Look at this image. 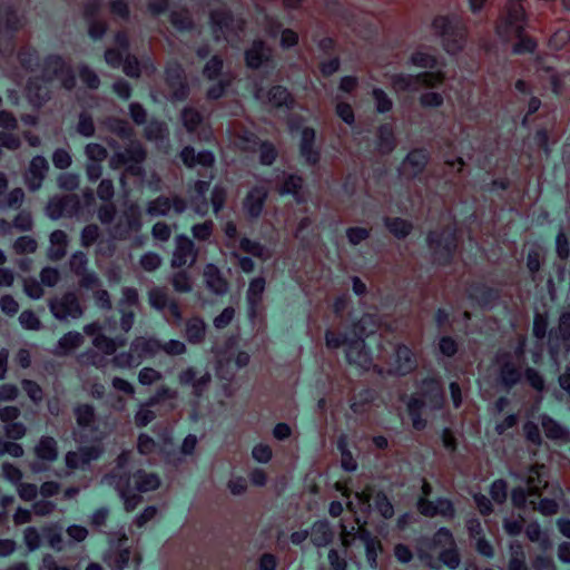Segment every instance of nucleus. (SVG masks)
Instances as JSON below:
<instances>
[{"label":"nucleus","instance_id":"nucleus-1","mask_svg":"<svg viewBox=\"0 0 570 570\" xmlns=\"http://www.w3.org/2000/svg\"><path fill=\"white\" fill-rule=\"evenodd\" d=\"M528 22L529 14L524 6L504 4L495 21V32L503 41L520 40L515 51H533L537 42L524 33Z\"/></svg>","mask_w":570,"mask_h":570},{"label":"nucleus","instance_id":"nucleus-2","mask_svg":"<svg viewBox=\"0 0 570 570\" xmlns=\"http://www.w3.org/2000/svg\"><path fill=\"white\" fill-rule=\"evenodd\" d=\"M21 410L17 405L0 406V422L2 431L7 439L10 440L7 454L12 458H22L24 449L16 441L23 439L28 434V426L20 421Z\"/></svg>","mask_w":570,"mask_h":570},{"label":"nucleus","instance_id":"nucleus-3","mask_svg":"<svg viewBox=\"0 0 570 570\" xmlns=\"http://www.w3.org/2000/svg\"><path fill=\"white\" fill-rule=\"evenodd\" d=\"M527 488L518 487L511 492L512 504L518 509L527 507L528 498L541 497L549 485L548 470L542 463L532 464L525 475Z\"/></svg>","mask_w":570,"mask_h":570},{"label":"nucleus","instance_id":"nucleus-4","mask_svg":"<svg viewBox=\"0 0 570 570\" xmlns=\"http://www.w3.org/2000/svg\"><path fill=\"white\" fill-rule=\"evenodd\" d=\"M433 32L442 38L445 50L450 53L461 51L466 42L468 30L458 20L439 16L432 22Z\"/></svg>","mask_w":570,"mask_h":570},{"label":"nucleus","instance_id":"nucleus-5","mask_svg":"<svg viewBox=\"0 0 570 570\" xmlns=\"http://www.w3.org/2000/svg\"><path fill=\"white\" fill-rule=\"evenodd\" d=\"M442 71H425L417 75L397 73L390 77L391 88L396 92L417 91L421 88L433 89L443 85Z\"/></svg>","mask_w":570,"mask_h":570},{"label":"nucleus","instance_id":"nucleus-6","mask_svg":"<svg viewBox=\"0 0 570 570\" xmlns=\"http://www.w3.org/2000/svg\"><path fill=\"white\" fill-rule=\"evenodd\" d=\"M48 306L53 317L60 322L78 320L82 317L86 305L76 292L68 291L56 295L48 301Z\"/></svg>","mask_w":570,"mask_h":570},{"label":"nucleus","instance_id":"nucleus-7","mask_svg":"<svg viewBox=\"0 0 570 570\" xmlns=\"http://www.w3.org/2000/svg\"><path fill=\"white\" fill-rule=\"evenodd\" d=\"M41 76L45 82L51 83L58 80L61 87L68 90L72 89L76 85V78L71 67L58 56H51L45 60Z\"/></svg>","mask_w":570,"mask_h":570},{"label":"nucleus","instance_id":"nucleus-8","mask_svg":"<svg viewBox=\"0 0 570 570\" xmlns=\"http://www.w3.org/2000/svg\"><path fill=\"white\" fill-rule=\"evenodd\" d=\"M141 213L137 204L128 205L118 222L115 224L112 235L116 239L125 240L141 229Z\"/></svg>","mask_w":570,"mask_h":570},{"label":"nucleus","instance_id":"nucleus-9","mask_svg":"<svg viewBox=\"0 0 570 570\" xmlns=\"http://www.w3.org/2000/svg\"><path fill=\"white\" fill-rule=\"evenodd\" d=\"M210 19L216 39L220 37L228 39L230 35L243 31L245 26L243 19H235L224 9L212 11Z\"/></svg>","mask_w":570,"mask_h":570},{"label":"nucleus","instance_id":"nucleus-10","mask_svg":"<svg viewBox=\"0 0 570 570\" xmlns=\"http://www.w3.org/2000/svg\"><path fill=\"white\" fill-rule=\"evenodd\" d=\"M186 200L178 196H158L157 198L149 200L146 205V213L151 217L167 216L171 210L175 214H181L186 210Z\"/></svg>","mask_w":570,"mask_h":570},{"label":"nucleus","instance_id":"nucleus-11","mask_svg":"<svg viewBox=\"0 0 570 570\" xmlns=\"http://www.w3.org/2000/svg\"><path fill=\"white\" fill-rule=\"evenodd\" d=\"M198 257V250L194 242L185 235H178L175 238V249L173 252L170 266L173 268H181L184 266H193Z\"/></svg>","mask_w":570,"mask_h":570},{"label":"nucleus","instance_id":"nucleus-12","mask_svg":"<svg viewBox=\"0 0 570 570\" xmlns=\"http://www.w3.org/2000/svg\"><path fill=\"white\" fill-rule=\"evenodd\" d=\"M166 95L171 100H183L188 96L186 75L181 67L174 66L166 70Z\"/></svg>","mask_w":570,"mask_h":570},{"label":"nucleus","instance_id":"nucleus-13","mask_svg":"<svg viewBox=\"0 0 570 570\" xmlns=\"http://www.w3.org/2000/svg\"><path fill=\"white\" fill-rule=\"evenodd\" d=\"M417 511L428 518L440 515L446 520H452L455 517V508L452 501L445 498H439L436 501L420 498L417 501Z\"/></svg>","mask_w":570,"mask_h":570},{"label":"nucleus","instance_id":"nucleus-14","mask_svg":"<svg viewBox=\"0 0 570 570\" xmlns=\"http://www.w3.org/2000/svg\"><path fill=\"white\" fill-rule=\"evenodd\" d=\"M147 158V151L139 141H130L125 150L114 153L109 159L111 169H119L129 163H144Z\"/></svg>","mask_w":570,"mask_h":570},{"label":"nucleus","instance_id":"nucleus-15","mask_svg":"<svg viewBox=\"0 0 570 570\" xmlns=\"http://www.w3.org/2000/svg\"><path fill=\"white\" fill-rule=\"evenodd\" d=\"M104 452L101 445H86L77 451H69L65 455L66 466L70 470L82 468L97 460Z\"/></svg>","mask_w":570,"mask_h":570},{"label":"nucleus","instance_id":"nucleus-16","mask_svg":"<svg viewBox=\"0 0 570 570\" xmlns=\"http://www.w3.org/2000/svg\"><path fill=\"white\" fill-rule=\"evenodd\" d=\"M49 170V164L43 156H35L23 175L27 188L31 191L38 190L42 186V181Z\"/></svg>","mask_w":570,"mask_h":570},{"label":"nucleus","instance_id":"nucleus-17","mask_svg":"<svg viewBox=\"0 0 570 570\" xmlns=\"http://www.w3.org/2000/svg\"><path fill=\"white\" fill-rule=\"evenodd\" d=\"M76 423L82 431L90 433L98 432V414L97 410L92 404L78 403L72 410Z\"/></svg>","mask_w":570,"mask_h":570},{"label":"nucleus","instance_id":"nucleus-18","mask_svg":"<svg viewBox=\"0 0 570 570\" xmlns=\"http://www.w3.org/2000/svg\"><path fill=\"white\" fill-rule=\"evenodd\" d=\"M180 119L188 132H198L199 139L204 140L212 138V131L204 128V118L197 109L185 107L180 112Z\"/></svg>","mask_w":570,"mask_h":570},{"label":"nucleus","instance_id":"nucleus-19","mask_svg":"<svg viewBox=\"0 0 570 570\" xmlns=\"http://www.w3.org/2000/svg\"><path fill=\"white\" fill-rule=\"evenodd\" d=\"M118 478H130L131 488L140 493L156 491L161 485L158 474L139 469L131 475H119Z\"/></svg>","mask_w":570,"mask_h":570},{"label":"nucleus","instance_id":"nucleus-20","mask_svg":"<svg viewBox=\"0 0 570 570\" xmlns=\"http://www.w3.org/2000/svg\"><path fill=\"white\" fill-rule=\"evenodd\" d=\"M499 364L500 382L507 390H510L520 382L522 377L521 368L511 360L508 353L500 356Z\"/></svg>","mask_w":570,"mask_h":570},{"label":"nucleus","instance_id":"nucleus-21","mask_svg":"<svg viewBox=\"0 0 570 570\" xmlns=\"http://www.w3.org/2000/svg\"><path fill=\"white\" fill-rule=\"evenodd\" d=\"M256 97L264 104L274 108H291L294 104V99L291 94L282 86H274L266 94L263 92V89H258L256 91Z\"/></svg>","mask_w":570,"mask_h":570},{"label":"nucleus","instance_id":"nucleus-22","mask_svg":"<svg viewBox=\"0 0 570 570\" xmlns=\"http://www.w3.org/2000/svg\"><path fill=\"white\" fill-rule=\"evenodd\" d=\"M416 399L421 402L423 401L424 406L430 405L433 409L440 407L444 400L442 382L438 379L424 380L422 384L421 397Z\"/></svg>","mask_w":570,"mask_h":570},{"label":"nucleus","instance_id":"nucleus-23","mask_svg":"<svg viewBox=\"0 0 570 570\" xmlns=\"http://www.w3.org/2000/svg\"><path fill=\"white\" fill-rule=\"evenodd\" d=\"M268 190L264 186L252 188L244 199V209L252 218H257L264 208Z\"/></svg>","mask_w":570,"mask_h":570},{"label":"nucleus","instance_id":"nucleus-24","mask_svg":"<svg viewBox=\"0 0 570 570\" xmlns=\"http://www.w3.org/2000/svg\"><path fill=\"white\" fill-rule=\"evenodd\" d=\"M207 335V324L200 316H191L186 320L184 336L193 345L203 344Z\"/></svg>","mask_w":570,"mask_h":570},{"label":"nucleus","instance_id":"nucleus-25","mask_svg":"<svg viewBox=\"0 0 570 570\" xmlns=\"http://www.w3.org/2000/svg\"><path fill=\"white\" fill-rule=\"evenodd\" d=\"M50 82H45L43 77H33L29 79L26 94L28 99L36 106H41L50 98Z\"/></svg>","mask_w":570,"mask_h":570},{"label":"nucleus","instance_id":"nucleus-26","mask_svg":"<svg viewBox=\"0 0 570 570\" xmlns=\"http://www.w3.org/2000/svg\"><path fill=\"white\" fill-rule=\"evenodd\" d=\"M138 362L144 358L153 357L160 352V341L154 337H136L130 344Z\"/></svg>","mask_w":570,"mask_h":570},{"label":"nucleus","instance_id":"nucleus-27","mask_svg":"<svg viewBox=\"0 0 570 570\" xmlns=\"http://www.w3.org/2000/svg\"><path fill=\"white\" fill-rule=\"evenodd\" d=\"M315 137L316 134L313 128L306 127L302 130L301 154L309 165H316L320 160V153L314 148Z\"/></svg>","mask_w":570,"mask_h":570},{"label":"nucleus","instance_id":"nucleus-28","mask_svg":"<svg viewBox=\"0 0 570 570\" xmlns=\"http://www.w3.org/2000/svg\"><path fill=\"white\" fill-rule=\"evenodd\" d=\"M115 487L124 499L125 510L127 512L134 511L142 501V498L134 493V489L130 484V478H117Z\"/></svg>","mask_w":570,"mask_h":570},{"label":"nucleus","instance_id":"nucleus-29","mask_svg":"<svg viewBox=\"0 0 570 570\" xmlns=\"http://www.w3.org/2000/svg\"><path fill=\"white\" fill-rule=\"evenodd\" d=\"M33 453L41 461L53 462L59 454L58 442L50 435H42L35 445Z\"/></svg>","mask_w":570,"mask_h":570},{"label":"nucleus","instance_id":"nucleus-30","mask_svg":"<svg viewBox=\"0 0 570 570\" xmlns=\"http://www.w3.org/2000/svg\"><path fill=\"white\" fill-rule=\"evenodd\" d=\"M180 159L184 165L189 168H193L196 165L212 167L215 163V157L210 151H200L196 154L195 149L190 146L185 147L180 151Z\"/></svg>","mask_w":570,"mask_h":570},{"label":"nucleus","instance_id":"nucleus-31","mask_svg":"<svg viewBox=\"0 0 570 570\" xmlns=\"http://www.w3.org/2000/svg\"><path fill=\"white\" fill-rule=\"evenodd\" d=\"M540 420L543 432L548 439L562 443L570 442V432L556 420L548 415H542Z\"/></svg>","mask_w":570,"mask_h":570},{"label":"nucleus","instance_id":"nucleus-32","mask_svg":"<svg viewBox=\"0 0 570 570\" xmlns=\"http://www.w3.org/2000/svg\"><path fill=\"white\" fill-rule=\"evenodd\" d=\"M272 50L263 41H254L246 51V63L249 68L257 69L271 58Z\"/></svg>","mask_w":570,"mask_h":570},{"label":"nucleus","instance_id":"nucleus-33","mask_svg":"<svg viewBox=\"0 0 570 570\" xmlns=\"http://www.w3.org/2000/svg\"><path fill=\"white\" fill-rule=\"evenodd\" d=\"M204 278L207 287L214 293L224 294L227 292L228 283L217 266L207 264L204 268Z\"/></svg>","mask_w":570,"mask_h":570},{"label":"nucleus","instance_id":"nucleus-34","mask_svg":"<svg viewBox=\"0 0 570 570\" xmlns=\"http://www.w3.org/2000/svg\"><path fill=\"white\" fill-rule=\"evenodd\" d=\"M50 246L48 256L52 261H60L67 254L68 236L61 229L53 230L49 236Z\"/></svg>","mask_w":570,"mask_h":570},{"label":"nucleus","instance_id":"nucleus-35","mask_svg":"<svg viewBox=\"0 0 570 570\" xmlns=\"http://www.w3.org/2000/svg\"><path fill=\"white\" fill-rule=\"evenodd\" d=\"M312 542L316 547H326L334 539V531L327 521H317L311 529Z\"/></svg>","mask_w":570,"mask_h":570},{"label":"nucleus","instance_id":"nucleus-36","mask_svg":"<svg viewBox=\"0 0 570 570\" xmlns=\"http://www.w3.org/2000/svg\"><path fill=\"white\" fill-rule=\"evenodd\" d=\"M396 370L401 374H406L416 367V355L406 345H399L395 351Z\"/></svg>","mask_w":570,"mask_h":570},{"label":"nucleus","instance_id":"nucleus-37","mask_svg":"<svg viewBox=\"0 0 570 570\" xmlns=\"http://www.w3.org/2000/svg\"><path fill=\"white\" fill-rule=\"evenodd\" d=\"M303 187V178L296 175L283 174L277 178L276 190L281 195L292 194L299 198V191Z\"/></svg>","mask_w":570,"mask_h":570},{"label":"nucleus","instance_id":"nucleus-38","mask_svg":"<svg viewBox=\"0 0 570 570\" xmlns=\"http://www.w3.org/2000/svg\"><path fill=\"white\" fill-rule=\"evenodd\" d=\"M77 204V197L75 195L67 196H55L49 199L46 206V214L51 219H59L65 215L66 207L70 204Z\"/></svg>","mask_w":570,"mask_h":570},{"label":"nucleus","instance_id":"nucleus-39","mask_svg":"<svg viewBox=\"0 0 570 570\" xmlns=\"http://www.w3.org/2000/svg\"><path fill=\"white\" fill-rule=\"evenodd\" d=\"M94 347L106 356L114 355L119 347L126 345V340H117L107 336L106 334H98L92 338Z\"/></svg>","mask_w":570,"mask_h":570},{"label":"nucleus","instance_id":"nucleus-40","mask_svg":"<svg viewBox=\"0 0 570 570\" xmlns=\"http://www.w3.org/2000/svg\"><path fill=\"white\" fill-rule=\"evenodd\" d=\"M83 342L85 338L79 332H68L58 341L56 346V354L67 355L80 347Z\"/></svg>","mask_w":570,"mask_h":570},{"label":"nucleus","instance_id":"nucleus-41","mask_svg":"<svg viewBox=\"0 0 570 570\" xmlns=\"http://www.w3.org/2000/svg\"><path fill=\"white\" fill-rule=\"evenodd\" d=\"M509 554L508 570H529L525 562V551L520 542L510 543Z\"/></svg>","mask_w":570,"mask_h":570},{"label":"nucleus","instance_id":"nucleus-42","mask_svg":"<svg viewBox=\"0 0 570 570\" xmlns=\"http://www.w3.org/2000/svg\"><path fill=\"white\" fill-rule=\"evenodd\" d=\"M266 281L264 277H256L250 281L247 289V301L250 305L252 312L255 313L256 308L263 301Z\"/></svg>","mask_w":570,"mask_h":570},{"label":"nucleus","instance_id":"nucleus-43","mask_svg":"<svg viewBox=\"0 0 570 570\" xmlns=\"http://www.w3.org/2000/svg\"><path fill=\"white\" fill-rule=\"evenodd\" d=\"M26 199V193L21 187H16L0 197V209H19Z\"/></svg>","mask_w":570,"mask_h":570},{"label":"nucleus","instance_id":"nucleus-44","mask_svg":"<svg viewBox=\"0 0 570 570\" xmlns=\"http://www.w3.org/2000/svg\"><path fill=\"white\" fill-rule=\"evenodd\" d=\"M173 299L166 287L154 286L148 291V302L157 311H165Z\"/></svg>","mask_w":570,"mask_h":570},{"label":"nucleus","instance_id":"nucleus-45","mask_svg":"<svg viewBox=\"0 0 570 570\" xmlns=\"http://www.w3.org/2000/svg\"><path fill=\"white\" fill-rule=\"evenodd\" d=\"M224 58L220 55H214L204 66L203 76L208 80H215L223 78V76H229L223 73Z\"/></svg>","mask_w":570,"mask_h":570},{"label":"nucleus","instance_id":"nucleus-46","mask_svg":"<svg viewBox=\"0 0 570 570\" xmlns=\"http://www.w3.org/2000/svg\"><path fill=\"white\" fill-rule=\"evenodd\" d=\"M360 538L364 541L366 560L372 568L377 567V553L382 549V543L377 538L371 537L368 533H361Z\"/></svg>","mask_w":570,"mask_h":570},{"label":"nucleus","instance_id":"nucleus-47","mask_svg":"<svg viewBox=\"0 0 570 570\" xmlns=\"http://www.w3.org/2000/svg\"><path fill=\"white\" fill-rule=\"evenodd\" d=\"M428 163L426 154L423 150L411 151L404 161V168L409 169L412 175L421 173Z\"/></svg>","mask_w":570,"mask_h":570},{"label":"nucleus","instance_id":"nucleus-48","mask_svg":"<svg viewBox=\"0 0 570 570\" xmlns=\"http://www.w3.org/2000/svg\"><path fill=\"white\" fill-rule=\"evenodd\" d=\"M385 226L397 238H405L412 230V224L403 218H385Z\"/></svg>","mask_w":570,"mask_h":570},{"label":"nucleus","instance_id":"nucleus-49","mask_svg":"<svg viewBox=\"0 0 570 570\" xmlns=\"http://www.w3.org/2000/svg\"><path fill=\"white\" fill-rule=\"evenodd\" d=\"M12 250L16 255L35 254L38 249V242L29 236H20L12 243Z\"/></svg>","mask_w":570,"mask_h":570},{"label":"nucleus","instance_id":"nucleus-50","mask_svg":"<svg viewBox=\"0 0 570 570\" xmlns=\"http://www.w3.org/2000/svg\"><path fill=\"white\" fill-rule=\"evenodd\" d=\"M377 318L375 315L366 314L354 325L355 334L363 340L364 336L375 333Z\"/></svg>","mask_w":570,"mask_h":570},{"label":"nucleus","instance_id":"nucleus-51","mask_svg":"<svg viewBox=\"0 0 570 570\" xmlns=\"http://www.w3.org/2000/svg\"><path fill=\"white\" fill-rule=\"evenodd\" d=\"M112 357L109 360V364L112 365L114 368L125 370L136 367L139 362L137 361L134 352L130 350L128 352H121L118 354L111 355Z\"/></svg>","mask_w":570,"mask_h":570},{"label":"nucleus","instance_id":"nucleus-52","mask_svg":"<svg viewBox=\"0 0 570 570\" xmlns=\"http://www.w3.org/2000/svg\"><path fill=\"white\" fill-rule=\"evenodd\" d=\"M170 284L177 293H189L193 289V279L186 271H179L171 275Z\"/></svg>","mask_w":570,"mask_h":570},{"label":"nucleus","instance_id":"nucleus-53","mask_svg":"<svg viewBox=\"0 0 570 570\" xmlns=\"http://www.w3.org/2000/svg\"><path fill=\"white\" fill-rule=\"evenodd\" d=\"M455 540L452 532L446 528H440L433 535L431 547L440 551L454 546Z\"/></svg>","mask_w":570,"mask_h":570},{"label":"nucleus","instance_id":"nucleus-54","mask_svg":"<svg viewBox=\"0 0 570 570\" xmlns=\"http://www.w3.org/2000/svg\"><path fill=\"white\" fill-rule=\"evenodd\" d=\"M374 504H375V508L379 511V513L384 519L393 518V515H394L393 504L391 503L390 499L387 498V495L384 492L380 491V492L375 493Z\"/></svg>","mask_w":570,"mask_h":570},{"label":"nucleus","instance_id":"nucleus-55","mask_svg":"<svg viewBox=\"0 0 570 570\" xmlns=\"http://www.w3.org/2000/svg\"><path fill=\"white\" fill-rule=\"evenodd\" d=\"M101 230L97 224L86 225L80 233V244L88 248L92 246L100 237Z\"/></svg>","mask_w":570,"mask_h":570},{"label":"nucleus","instance_id":"nucleus-56","mask_svg":"<svg viewBox=\"0 0 570 570\" xmlns=\"http://www.w3.org/2000/svg\"><path fill=\"white\" fill-rule=\"evenodd\" d=\"M21 386L27 396L32 401V403L39 404L42 402L45 397V392L37 382L24 379L21 381Z\"/></svg>","mask_w":570,"mask_h":570},{"label":"nucleus","instance_id":"nucleus-57","mask_svg":"<svg viewBox=\"0 0 570 570\" xmlns=\"http://www.w3.org/2000/svg\"><path fill=\"white\" fill-rule=\"evenodd\" d=\"M11 226L18 232H30L33 228V218L30 212L20 210L12 219Z\"/></svg>","mask_w":570,"mask_h":570},{"label":"nucleus","instance_id":"nucleus-58","mask_svg":"<svg viewBox=\"0 0 570 570\" xmlns=\"http://www.w3.org/2000/svg\"><path fill=\"white\" fill-rule=\"evenodd\" d=\"M163 379V373L150 366H145L138 372V382L144 386H149L155 383H158Z\"/></svg>","mask_w":570,"mask_h":570},{"label":"nucleus","instance_id":"nucleus-59","mask_svg":"<svg viewBox=\"0 0 570 570\" xmlns=\"http://www.w3.org/2000/svg\"><path fill=\"white\" fill-rule=\"evenodd\" d=\"M239 248L243 252H245L247 254H250V255H253L255 257H258V258H262V259L268 258V253L265 249V247L262 246L259 243L250 240L248 238H242L240 239Z\"/></svg>","mask_w":570,"mask_h":570},{"label":"nucleus","instance_id":"nucleus-60","mask_svg":"<svg viewBox=\"0 0 570 570\" xmlns=\"http://www.w3.org/2000/svg\"><path fill=\"white\" fill-rule=\"evenodd\" d=\"M150 406L151 405H149L148 402L139 405L134 416L136 426L144 428L155 420L156 414L153 410L149 409Z\"/></svg>","mask_w":570,"mask_h":570},{"label":"nucleus","instance_id":"nucleus-61","mask_svg":"<svg viewBox=\"0 0 570 570\" xmlns=\"http://www.w3.org/2000/svg\"><path fill=\"white\" fill-rule=\"evenodd\" d=\"M419 102L422 108H440L444 104V97L441 92L429 90L421 94Z\"/></svg>","mask_w":570,"mask_h":570},{"label":"nucleus","instance_id":"nucleus-62","mask_svg":"<svg viewBox=\"0 0 570 570\" xmlns=\"http://www.w3.org/2000/svg\"><path fill=\"white\" fill-rule=\"evenodd\" d=\"M178 397V392L169 386L161 385L159 386L155 394L148 400L149 405H156L164 403L166 401L176 400Z\"/></svg>","mask_w":570,"mask_h":570},{"label":"nucleus","instance_id":"nucleus-63","mask_svg":"<svg viewBox=\"0 0 570 570\" xmlns=\"http://www.w3.org/2000/svg\"><path fill=\"white\" fill-rule=\"evenodd\" d=\"M439 559L449 568L456 569L461 563V558L456 548V543H454V546L452 547H449L440 551Z\"/></svg>","mask_w":570,"mask_h":570},{"label":"nucleus","instance_id":"nucleus-64","mask_svg":"<svg viewBox=\"0 0 570 570\" xmlns=\"http://www.w3.org/2000/svg\"><path fill=\"white\" fill-rule=\"evenodd\" d=\"M170 21L179 30H188L194 26L190 13L184 9L171 12Z\"/></svg>","mask_w":570,"mask_h":570}]
</instances>
